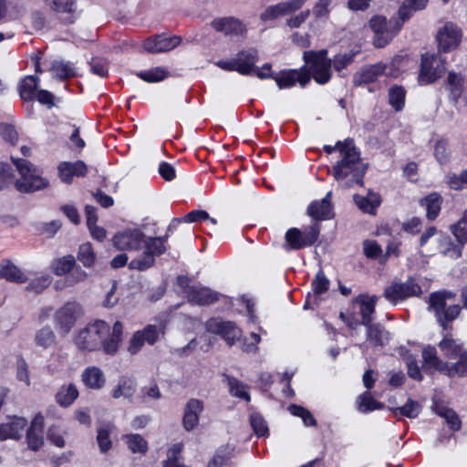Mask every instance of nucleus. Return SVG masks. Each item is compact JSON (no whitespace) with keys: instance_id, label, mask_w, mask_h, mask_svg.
Wrapping results in <instances>:
<instances>
[{"instance_id":"1","label":"nucleus","mask_w":467,"mask_h":467,"mask_svg":"<svg viewBox=\"0 0 467 467\" xmlns=\"http://www.w3.org/2000/svg\"><path fill=\"white\" fill-rule=\"evenodd\" d=\"M123 332V326L119 321L113 325L109 332V326L103 320H96L88 324L81 329L77 337L76 345L78 348L94 351L102 347L108 355H115L119 349Z\"/></svg>"},{"instance_id":"2","label":"nucleus","mask_w":467,"mask_h":467,"mask_svg":"<svg viewBox=\"0 0 467 467\" xmlns=\"http://www.w3.org/2000/svg\"><path fill=\"white\" fill-rule=\"evenodd\" d=\"M367 164L360 158V151L354 145L341 156L333 166L332 175L343 188H350L355 184L362 185Z\"/></svg>"},{"instance_id":"3","label":"nucleus","mask_w":467,"mask_h":467,"mask_svg":"<svg viewBox=\"0 0 467 467\" xmlns=\"http://www.w3.org/2000/svg\"><path fill=\"white\" fill-rule=\"evenodd\" d=\"M455 293L448 290L433 292L430 295V310L434 313L438 323L446 328L448 323L453 321L461 312V306L457 304L448 306V302H452Z\"/></svg>"},{"instance_id":"4","label":"nucleus","mask_w":467,"mask_h":467,"mask_svg":"<svg viewBox=\"0 0 467 467\" xmlns=\"http://www.w3.org/2000/svg\"><path fill=\"white\" fill-rule=\"evenodd\" d=\"M12 161L21 175V180L15 182L16 188L20 192H33L46 188L48 182L37 175L34 166L25 159L12 157Z\"/></svg>"},{"instance_id":"5","label":"nucleus","mask_w":467,"mask_h":467,"mask_svg":"<svg viewBox=\"0 0 467 467\" xmlns=\"http://www.w3.org/2000/svg\"><path fill=\"white\" fill-rule=\"evenodd\" d=\"M51 270L57 276L66 275V283L70 286L84 282L88 277V273L77 265L76 258L72 254L54 259L51 263Z\"/></svg>"},{"instance_id":"6","label":"nucleus","mask_w":467,"mask_h":467,"mask_svg":"<svg viewBox=\"0 0 467 467\" xmlns=\"http://www.w3.org/2000/svg\"><path fill=\"white\" fill-rule=\"evenodd\" d=\"M170 234L167 232L163 236L150 237L148 236L147 252L140 256L132 259L129 263V268L131 270L145 271L150 268L155 263V257L165 253V242Z\"/></svg>"},{"instance_id":"7","label":"nucleus","mask_w":467,"mask_h":467,"mask_svg":"<svg viewBox=\"0 0 467 467\" xmlns=\"http://www.w3.org/2000/svg\"><path fill=\"white\" fill-rule=\"evenodd\" d=\"M327 51H305L303 58L310 66L313 78L318 84H326L331 78V60L327 57Z\"/></svg>"},{"instance_id":"8","label":"nucleus","mask_w":467,"mask_h":467,"mask_svg":"<svg viewBox=\"0 0 467 467\" xmlns=\"http://www.w3.org/2000/svg\"><path fill=\"white\" fill-rule=\"evenodd\" d=\"M82 314L81 306L75 301L66 302L54 314L53 323L57 333L65 337L74 327L78 318Z\"/></svg>"},{"instance_id":"9","label":"nucleus","mask_w":467,"mask_h":467,"mask_svg":"<svg viewBox=\"0 0 467 467\" xmlns=\"http://www.w3.org/2000/svg\"><path fill=\"white\" fill-rule=\"evenodd\" d=\"M402 22L396 18L387 20L384 16H376L369 21L372 31L376 34L374 45L377 47H384L394 36L400 30Z\"/></svg>"},{"instance_id":"10","label":"nucleus","mask_w":467,"mask_h":467,"mask_svg":"<svg viewBox=\"0 0 467 467\" xmlns=\"http://www.w3.org/2000/svg\"><path fill=\"white\" fill-rule=\"evenodd\" d=\"M114 246L119 251L147 252L148 236L139 228H127L118 232L112 239Z\"/></svg>"},{"instance_id":"11","label":"nucleus","mask_w":467,"mask_h":467,"mask_svg":"<svg viewBox=\"0 0 467 467\" xmlns=\"http://www.w3.org/2000/svg\"><path fill=\"white\" fill-rule=\"evenodd\" d=\"M320 228L317 223H314L303 232L296 227L290 228L285 235L284 248L285 251H290L311 246L317 240Z\"/></svg>"},{"instance_id":"12","label":"nucleus","mask_w":467,"mask_h":467,"mask_svg":"<svg viewBox=\"0 0 467 467\" xmlns=\"http://www.w3.org/2000/svg\"><path fill=\"white\" fill-rule=\"evenodd\" d=\"M445 70V61L441 54L426 53L421 56L419 82L422 85L430 84L439 78Z\"/></svg>"},{"instance_id":"13","label":"nucleus","mask_w":467,"mask_h":467,"mask_svg":"<svg viewBox=\"0 0 467 467\" xmlns=\"http://www.w3.org/2000/svg\"><path fill=\"white\" fill-rule=\"evenodd\" d=\"M422 290L418 282L410 277L403 283H392L384 290V296L393 304H398L411 296H419Z\"/></svg>"},{"instance_id":"14","label":"nucleus","mask_w":467,"mask_h":467,"mask_svg":"<svg viewBox=\"0 0 467 467\" xmlns=\"http://www.w3.org/2000/svg\"><path fill=\"white\" fill-rule=\"evenodd\" d=\"M462 32L452 22H446L438 31L436 39L439 52H450L455 49L461 43Z\"/></svg>"},{"instance_id":"15","label":"nucleus","mask_w":467,"mask_h":467,"mask_svg":"<svg viewBox=\"0 0 467 467\" xmlns=\"http://www.w3.org/2000/svg\"><path fill=\"white\" fill-rule=\"evenodd\" d=\"M445 88L448 91L450 100L454 104L467 103V78L461 73L450 72Z\"/></svg>"},{"instance_id":"16","label":"nucleus","mask_w":467,"mask_h":467,"mask_svg":"<svg viewBox=\"0 0 467 467\" xmlns=\"http://www.w3.org/2000/svg\"><path fill=\"white\" fill-rule=\"evenodd\" d=\"M207 331L220 335L229 346H233L241 336V330L232 321L211 318L206 322Z\"/></svg>"},{"instance_id":"17","label":"nucleus","mask_w":467,"mask_h":467,"mask_svg":"<svg viewBox=\"0 0 467 467\" xmlns=\"http://www.w3.org/2000/svg\"><path fill=\"white\" fill-rule=\"evenodd\" d=\"M306 0H289L286 2H281L274 5H269L260 15L262 21H273L280 16L291 14L300 9Z\"/></svg>"},{"instance_id":"18","label":"nucleus","mask_w":467,"mask_h":467,"mask_svg":"<svg viewBox=\"0 0 467 467\" xmlns=\"http://www.w3.org/2000/svg\"><path fill=\"white\" fill-rule=\"evenodd\" d=\"M188 301L199 306L211 305L219 299V294L200 285L189 286L185 290Z\"/></svg>"},{"instance_id":"19","label":"nucleus","mask_w":467,"mask_h":467,"mask_svg":"<svg viewBox=\"0 0 467 467\" xmlns=\"http://www.w3.org/2000/svg\"><path fill=\"white\" fill-rule=\"evenodd\" d=\"M52 11L65 15L64 23L73 24L78 17V5L75 0H43Z\"/></svg>"},{"instance_id":"20","label":"nucleus","mask_w":467,"mask_h":467,"mask_svg":"<svg viewBox=\"0 0 467 467\" xmlns=\"http://www.w3.org/2000/svg\"><path fill=\"white\" fill-rule=\"evenodd\" d=\"M181 40V37L178 36L170 37L156 36L145 40L143 47L147 52L150 53L168 52L180 45Z\"/></svg>"},{"instance_id":"21","label":"nucleus","mask_w":467,"mask_h":467,"mask_svg":"<svg viewBox=\"0 0 467 467\" xmlns=\"http://www.w3.org/2000/svg\"><path fill=\"white\" fill-rule=\"evenodd\" d=\"M9 419V422L0 424V441L20 439L27 425L26 419L23 417L13 416Z\"/></svg>"},{"instance_id":"22","label":"nucleus","mask_w":467,"mask_h":467,"mask_svg":"<svg viewBox=\"0 0 467 467\" xmlns=\"http://www.w3.org/2000/svg\"><path fill=\"white\" fill-rule=\"evenodd\" d=\"M203 410V403L197 399H191L185 406L182 424L186 431H192L199 423V415Z\"/></svg>"},{"instance_id":"23","label":"nucleus","mask_w":467,"mask_h":467,"mask_svg":"<svg viewBox=\"0 0 467 467\" xmlns=\"http://www.w3.org/2000/svg\"><path fill=\"white\" fill-rule=\"evenodd\" d=\"M43 428L44 417L38 413L33 419L26 433L28 447L33 451H37L43 445Z\"/></svg>"},{"instance_id":"24","label":"nucleus","mask_w":467,"mask_h":467,"mask_svg":"<svg viewBox=\"0 0 467 467\" xmlns=\"http://www.w3.org/2000/svg\"><path fill=\"white\" fill-rule=\"evenodd\" d=\"M329 280L325 275L324 272L322 270H319L315 278L312 280L311 286L313 290V295L310 293L307 294L306 299L304 305L305 309L313 308L312 304H317V296L319 295L324 294L327 292L329 288Z\"/></svg>"},{"instance_id":"25","label":"nucleus","mask_w":467,"mask_h":467,"mask_svg":"<svg viewBox=\"0 0 467 467\" xmlns=\"http://www.w3.org/2000/svg\"><path fill=\"white\" fill-rule=\"evenodd\" d=\"M213 27L226 36H241L246 31L245 26L234 17L215 19L212 22Z\"/></svg>"},{"instance_id":"26","label":"nucleus","mask_w":467,"mask_h":467,"mask_svg":"<svg viewBox=\"0 0 467 467\" xmlns=\"http://www.w3.org/2000/svg\"><path fill=\"white\" fill-rule=\"evenodd\" d=\"M377 301L378 297L376 296H359L355 298L354 304L358 305V313L361 316L363 326L372 324Z\"/></svg>"},{"instance_id":"27","label":"nucleus","mask_w":467,"mask_h":467,"mask_svg":"<svg viewBox=\"0 0 467 467\" xmlns=\"http://www.w3.org/2000/svg\"><path fill=\"white\" fill-rule=\"evenodd\" d=\"M238 73L250 75L255 70V63L258 60L257 51L254 48L242 50L234 57Z\"/></svg>"},{"instance_id":"28","label":"nucleus","mask_w":467,"mask_h":467,"mask_svg":"<svg viewBox=\"0 0 467 467\" xmlns=\"http://www.w3.org/2000/svg\"><path fill=\"white\" fill-rule=\"evenodd\" d=\"M330 198L331 192H328L321 201L312 202L307 209L308 214L316 220L330 219L333 214Z\"/></svg>"},{"instance_id":"29","label":"nucleus","mask_w":467,"mask_h":467,"mask_svg":"<svg viewBox=\"0 0 467 467\" xmlns=\"http://www.w3.org/2000/svg\"><path fill=\"white\" fill-rule=\"evenodd\" d=\"M386 66L379 63L368 67L363 68L360 72L354 75L353 82L356 86H361L368 83H372L378 79V78L384 74Z\"/></svg>"},{"instance_id":"30","label":"nucleus","mask_w":467,"mask_h":467,"mask_svg":"<svg viewBox=\"0 0 467 467\" xmlns=\"http://www.w3.org/2000/svg\"><path fill=\"white\" fill-rule=\"evenodd\" d=\"M275 82L280 89L293 87L299 82L301 87H305L310 80L308 74L299 73L296 70L284 72L281 76L275 78Z\"/></svg>"},{"instance_id":"31","label":"nucleus","mask_w":467,"mask_h":467,"mask_svg":"<svg viewBox=\"0 0 467 467\" xmlns=\"http://www.w3.org/2000/svg\"><path fill=\"white\" fill-rule=\"evenodd\" d=\"M423 367L430 368L441 372L445 375L448 362L442 361L438 356L434 347L428 346L422 351Z\"/></svg>"},{"instance_id":"32","label":"nucleus","mask_w":467,"mask_h":467,"mask_svg":"<svg viewBox=\"0 0 467 467\" xmlns=\"http://www.w3.org/2000/svg\"><path fill=\"white\" fill-rule=\"evenodd\" d=\"M83 383L89 389H99L105 384L102 370L95 366L88 367L81 375Z\"/></svg>"},{"instance_id":"33","label":"nucleus","mask_w":467,"mask_h":467,"mask_svg":"<svg viewBox=\"0 0 467 467\" xmlns=\"http://www.w3.org/2000/svg\"><path fill=\"white\" fill-rule=\"evenodd\" d=\"M367 327V340L375 347H383L389 340V332L379 324H370Z\"/></svg>"},{"instance_id":"34","label":"nucleus","mask_w":467,"mask_h":467,"mask_svg":"<svg viewBox=\"0 0 467 467\" xmlns=\"http://www.w3.org/2000/svg\"><path fill=\"white\" fill-rule=\"evenodd\" d=\"M136 380L131 377H122L112 391L114 399L125 398L130 400L136 391Z\"/></svg>"},{"instance_id":"35","label":"nucleus","mask_w":467,"mask_h":467,"mask_svg":"<svg viewBox=\"0 0 467 467\" xmlns=\"http://www.w3.org/2000/svg\"><path fill=\"white\" fill-rule=\"evenodd\" d=\"M438 250L444 256L458 259L462 256V245L454 244L450 236L442 235L438 240Z\"/></svg>"},{"instance_id":"36","label":"nucleus","mask_w":467,"mask_h":467,"mask_svg":"<svg viewBox=\"0 0 467 467\" xmlns=\"http://www.w3.org/2000/svg\"><path fill=\"white\" fill-rule=\"evenodd\" d=\"M354 200L358 207L364 213L374 214L381 202L378 193L369 192L367 196L355 195Z\"/></svg>"},{"instance_id":"37","label":"nucleus","mask_w":467,"mask_h":467,"mask_svg":"<svg viewBox=\"0 0 467 467\" xmlns=\"http://www.w3.org/2000/svg\"><path fill=\"white\" fill-rule=\"evenodd\" d=\"M78 397V390L73 383L63 385L56 394V401L61 407H69Z\"/></svg>"},{"instance_id":"38","label":"nucleus","mask_w":467,"mask_h":467,"mask_svg":"<svg viewBox=\"0 0 467 467\" xmlns=\"http://www.w3.org/2000/svg\"><path fill=\"white\" fill-rule=\"evenodd\" d=\"M50 70L53 72L54 77L60 80L70 78L77 75L73 63L69 61L54 60Z\"/></svg>"},{"instance_id":"39","label":"nucleus","mask_w":467,"mask_h":467,"mask_svg":"<svg viewBox=\"0 0 467 467\" xmlns=\"http://www.w3.org/2000/svg\"><path fill=\"white\" fill-rule=\"evenodd\" d=\"M421 405L411 399H408L403 406L389 409L393 415L399 419L400 416H404L410 419H415L421 411Z\"/></svg>"},{"instance_id":"40","label":"nucleus","mask_w":467,"mask_h":467,"mask_svg":"<svg viewBox=\"0 0 467 467\" xmlns=\"http://www.w3.org/2000/svg\"><path fill=\"white\" fill-rule=\"evenodd\" d=\"M429 0H405L398 11L399 18L402 23L411 17L414 12L425 8Z\"/></svg>"},{"instance_id":"41","label":"nucleus","mask_w":467,"mask_h":467,"mask_svg":"<svg viewBox=\"0 0 467 467\" xmlns=\"http://www.w3.org/2000/svg\"><path fill=\"white\" fill-rule=\"evenodd\" d=\"M0 278L16 283L26 281V277L22 271L9 261L0 265Z\"/></svg>"},{"instance_id":"42","label":"nucleus","mask_w":467,"mask_h":467,"mask_svg":"<svg viewBox=\"0 0 467 467\" xmlns=\"http://www.w3.org/2000/svg\"><path fill=\"white\" fill-rule=\"evenodd\" d=\"M40 78L36 76H27L20 83L19 94L24 100H32L35 98Z\"/></svg>"},{"instance_id":"43","label":"nucleus","mask_w":467,"mask_h":467,"mask_svg":"<svg viewBox=\"0 0 467 467\" xmlns=\"http://www.w3.org/2000/svg\"><path fill=\"white\" fill-rule=\"evenodd\" d=\"M441 198L437 193H431L420 201V204L426 208L428 220H434L441 210Z\"/></svg>"},{"instance_id":"44","label":"nucleus","mask_w":467,"mask_h":467,"mask_svg":"<svg viewBox=\"0 0 467 467\" xmlns=\"http://www.w3.org/2000/svg\"><path fill=\"white\" fill-rule=\"evenodd\" d=\"M439 348L449 358H457L464 352L462 345L451 337H444L439 343Z\"/></svg>"},{"instance_id":"45","label":"nucleus","mask_w":467,"mask_h":467,"mask_svg":"<svg viewBox=\"0 0 467 467\" xmlns=\"http://www.w3.org/2000/svg\"><path fill=\"white\" fill-rule=\"evenodd\" d=\"M137 76L149 83L160 82L170 76V72L163 67H156L148 70L140 71Z\"/></svg>"},{"instance_id":"46","label":"nucleus","mask_w":467,"mask_h":467,"mask_svg":"<svg viewBox=\"0 0 467 467\" xmlns=\"http://www.w3.org/2000/svg\"><path fill=\"white\" fill-rule=\"evenodd\" d=\"M458 361L455 363H448L445 375L448 377H466L467 376V352H463L458 357Z\"/></svg>"},{"instance_id":"47","label":"nucleus","mask_w":467,"mask_h":467,"mask_svg":"<svg viewBox=\"0 0 467 467\" xmlns=\"http://www.w3.org/2000/svg\"><path fill=\"white\" fill-rule=\"evenodd\" d=\"M358 52L349 51L344 54L336 55L331 60V65L340 77H344L343 69L349 66L353 61Z\"/></svg>"},{"instance_id":"48","label":"nucleus","mask_w":467,"mask_h":467,"mask_svg":"<svg viewBox=\"0 0 467 467\" xmlns=\"http://www.w3.org/2000/svg\"><path fill=\"white\" fill-rule=\"evenodd\" d=\"M56 341V335L52 328L46 326L36 331L35 336L36 344L43 348H50Z\"/></svg>"},{"instance_id":"49","label":"nucleus","mask_w":467,"mask_h":467,"mask_svg":"<svg viewBox=\"0 0 467 467\" xmlns=\"http://www.w3.org/2000/svg\"><path fill=\"white\" fill-rule=\"evenodd\" d=\"M77 258L84 267L90 268L93 266L96 261V254L90 243H85L79 245Z\"/></svg>"},{"instance_id":"50","label":"nucleus","mask_w":467,"mask_h":467,"mask_svg":"<svg viewBox=\"0 0 467 467\" xmlns=\"http://www.w3.org/2000/svg\"><path fill=\"white\" fill-rule=\"evenodd\" d=\"M227 382L230 389V393L234 397L250 400V395L247 390V386L234 377L227 376Z\"/></svg>"},{"instance_id":"51","label":"nucleus","mask_w":467,"mask_h":467,"mask_svg":"<svg viewBox=\"0 0 467 467\" xmlns=\"http://www.w3.org/2000/svg\"><path fill=\"white\" fill-rule=\"evenodd\" d=\"M389 102L396 111L404 107L405 90L402 87L393 86L389 89Z\"/></svg>"},{"instance_id":"52","label":"nucleus","mask_w":467,"mask_h":467,"mask_svg":"<svg viewBox=\"0 0 467 467\" xmlns=\"http://www.w3.org/2000/svg\"><path fill=\"white\" fill-rule=\"evenodd\" d=\"M383 408V404L374 400L370 393L366 391L358 397V410L363 413Z\"/></svg>"},{"instance_id":"53","label":"nucleus","mask_w":467,"mask_h":467,"mask_svg":"<svg viewBox=\"0 0 467 467\" xmlns=\"http://www.w3.org/2000/svg\"><path fill=\"white\" fill-rule=\"evenodd\" d=\"M451 230L457 243L462 246L467 244V218H465V212H463L462 218L451 226Z\"/></svg>"},{"instance_id":"54","label":"nucleus","mask_w":467,"mask_h":467,"mask_svg":"<svg viewBox=\"0 0 467 467\" xmlns=\"http://www.w3.org/2000/svg\"><path fill=\"white\" fill-rule=\"evenodd\" d=\"M250 424L257 437L268 436V426L265 420L261 414L257 412L252 413L250 416Z\"/></svg>"},{"instance_id":"55","label":"nucleus","mask_w":467,"mask_h":467,"mask_svg":"<svg viewBox=\"0 0 467 467\" xmlns=\"http://www.w3.org/2000/svg\"><path fill=\"white\" fill-rule=\"evenodd\" d=\"M112 427L109 424L102 425L98 430L97 441L101 452H107L111 447L109 438Z\"/></svg>"},{"instance_id":"56","label":"nucleus","mask_w":467,"mask_h":467,"mask_svg":"<svg viewBox=\"0 0 467 467\" xmlns=\"http://www.w3.org/2000/svg\"><path fill=\"white\" fill-rule=\"evenodd\" d=\"M129 449L136 453H143L147 451V441L140 434H129L125 436Z\"/></svg>"},{"instance_id":"57","label":"nucleus","mask_w":467,"mask_h":467,"mask_svg":"<svg viewBox=\"0 0 467 467\" xmlns=\"http://www.w3.org/2000/svg\"><path fill=\"white\" fill-rule=\"evenodd\" d=\"M16 379L24 382L26 386L30 385L28 365L22 357H18L16 359Z\"/></svg>"},{"instance_id":"58","label":"nucleus","mask_w":467,"mask_h":467,"mask_svg":"<svg viewBox=\"0 0 467 467\" xmlns=\"http://www.w3.org/2000/svg\"><path fill=\"white\" fill-rule=\"evenodd\" d=\"M354 145L355 142L353 139L348 138L343 141H337L334 146L325 145L323 149L327 154H331L332 152L337 150L340 153V156H342L345 154V152L348 151V148H352Z\"/></svg>"},{"instance_id":"59","label":"nucleus","mask_w":467,"mask_h":467,"mask_svg":"<svg viewBox=\"0 0 467 467\" xmlns=\"http://www.w3.org/2000/svg\"><path fill=\"white\" fill-rule=\"evenodd\" d=\"M50 284V277L43 275L33 279L27 285L26 289L36 294L42 293Z\"/></svg>"},{"instance_id":"60","label":"nucleus","mask_w":467,"mask_h":467,"mask_svg":"<svg viewBox=\"0 0 467 467\" xmlns=\"http://www.w3.org/2000/svg\"><path fill=\"white\" fill-rule=\"evenodd\" d=\"M90 66V71L98 75L101 78H105L108 76L109 73V67L107 65V62L99 57L92 58V60L89 63Z\"/></svg>"},{"instance_id":"61","label":"nucleus","mask_w":467,"mask_h":467,"mask_svg":"<svg viewBox=\"0 0 467 467\" xmlns=\"http://www.w3.org/2000/svg\"><path fill=\"white\" fill-rule=\"evenodd\" d=\"M406 362L408 367V375L413 379L420 381L422 379V375L419 366L417 365L416 358L413 355H408Z\"/></svg>"},{"instance_id":"62","label":"nucleus","mask_w":467,"mask_h":467,"mask_svg":"<svg viewBox=\"0 0 467 467\" xmlns=\"http://www.w3.org/2000/svg\"><path fill=\"white\" fill-rule=\"evenodd\" d=\"M68 126L72 128V132L69 136V140L71 143L70 148L72 150L80 151L85 147L86 143L84 140L79 137V128L76 125L68 124Z\"/></svg>"},{"instance_id":"63","label":"nucleus","mask_w":467,"mask_h":467,"mask_svg":"<svg viewBox=\"0 0 467 467\" xmlns=\"http://www.w3.org/2000/svg\"><path fill=\"white\" fill-rule=\"evenodd\" d=\"M364 254L370 259H375L382 253L380 245L375 241H365L363 244Z\"/></svg>"},{"instance_id":"64","label":"nucleus","mask_w":467,"mask_h":467,"mask_svg":"<svg viewBox=\"0 0 467 467\" xmlns=\"http://www.w3.org/2000/svg\"><path fill=\"white\" fill-rule=\"evenodd\" d=\"M180 453L178 446L172 447L168 451V459L163 462V467H187L179 462L177 455Z\"/></svg>"}]
</instances>
